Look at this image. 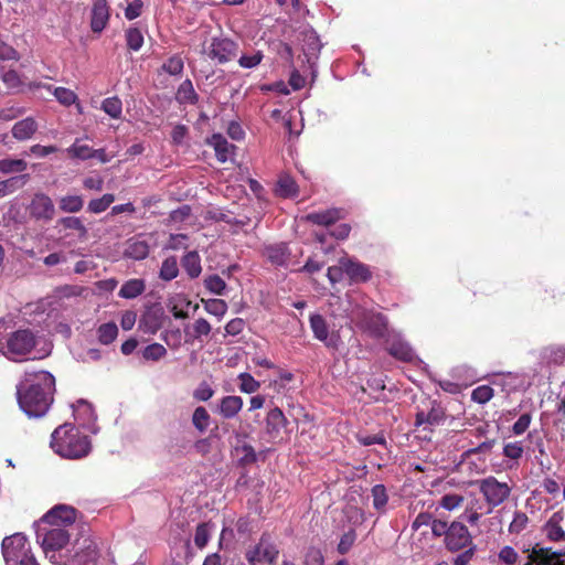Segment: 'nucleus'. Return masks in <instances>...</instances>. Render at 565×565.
<instances>
[{
    "label": "nucleus",
    "mask_w": 565,
    "mask_h": 565,
    "mask_svg": "<svg viewBox=\"0 0 565 565\" xmlns=\"http://www.w3.org/2000/svg\"><path fill=\"white\" fill-rule=\"evenodd\" d=\"M524 449L521 441H513L508 443L503 447V456L512 459L518 460L523 456Z\"/></svg>",
    "instance_id": "nucleus-60"
},
{
    "label": "nucleus",
    "mask_w": 565,
    "mask_h": 565,
    "mask_svg": "<svg viewBox=\"0 0 565 565\" xmlns=\"http://www.w3.org/2000/svg\"><path fill=\"white\" fill-rule=\"evenodd\" d=\"M28 174H21L0 181V199L21 189L28 181Z\"/></svg>",
    "instance_id": "nucleus-34"
},
{
    "label": "nucleus",
    "mask_w": 565,
    "mask_h": 565,
    "mask_svg": "<svg viewBox=\"0 0 565 565\" xmlns=\"http://www.w3.org/2000/svg\"><path fill=\"white\" fill-rule=\"evenodd\" d=\"M150 247L146 241L131 238L127 242L125 256L135 260H142L148 257Z\"/></svg>",
    "instance_id": "nucleus-32"
},
{
    "label": "nucleus",
    "mask_w": 565,
    "mask_h": 565,
    "mask_svg": "<svg viewBox=\"0 0 565 565\" xmlns=\"http://www.w3.org/2000/svg\"><path fill=\"white\" fill-rule=\"evenodd\" d=\"M310 327L318 340L326 341L328 339V324L321 315H313L310 317Z\"/></svg>",
    "instance_id": "nucleus-42"
},
{
    "label": "nucleus",
    "mask_w": 565,
    "mask_h": 565,
    "mask_svg": "<svg viewBox=\"0 0 565 565\" xmlns=\"http://www.w3.org/2000/svg\"><path fill=\"white\" fill-rule=\"evenodd\" d=\"M344 218V210L339 207H331L324 211L308 213L303 220L308 223L329 227L334 225L338 221Z\"/></svg>",
    "instance_id": "nucleus-18"
},
{
    "label": "nucleus",
    "mask_w": 565,
    "mask_h": 565,
    "mask_svg": "<svg viewBox=\"0 0 565 565\" xmlns=\"http://www.w3.org/2000/svg\"><path fill=\"white\" fill-rule=\"evenodd\" d=\"M344 270L350 284H362L372 278V271L367 265L348 256H345Z\"/></svg>",
    "instance_id": "nucleus-20"
},
{
    "label": "nucleus",
    "mask_w": 565,
    "mask_h": 565,
    "mask_svg": "<svg viewBox=\"0 0 565 565\" xmlns=\"http://www.w3.org/2000/svg\"><path fill=\"white\" fill-rule=\"evenodd\" d=\"M178 275L179 265L177 257L169 256L166 259H163L159 271V278L163 281H171L172 279L177 278Z\"/></svg>",
    "instance_id": "nucleus-36"
},
{
    "label": "nucleus",
    "mask_w": 565,
    "mask_h": 565,
    "mask_svg": "<svg viewBox=\"0 0 565 565\" xmlns=\"http://www.w3.org/2000/svg\"><path fill=\"white\" fill-rule=\"evenodd\" d=\"M265 424L266 434L271 440H276L280 437L281 429L287 427L288 419L286 418L282 411L275 406L267 413Z\"/></svg>",
    "instance_id": "nucleus-21"
},
{
    "label": "nucleus",
    "mask_w": 565,
    "mask_h": 565,
    "mask_svg": "<svg viewBox=\"0 0 565 565\" xmlns=\"http://www.w3.org/2000/svg\"><path fill=\"white\" fill-rule=\"evenodd\" d=\"M476 545L473 537L462 521H452L445 539V546L450 552H458L468 546Z\"/></svg>",
    "instance_id": "nucleus-10"
},
{
    "label": "nucleus",
    "mask_w": 565,
    "mask_h": 565,
    "mask_svg": "<svg viewBox=\"0 0 565 565\" xmlns=\"http://www.w3.org/2000/svg\"><path fill=\"white\" fill-rule=\"evenodd\" d=\"M177 99L181 104L186 103L191 105H195L199 102V96L190 79H185L181 83L177 92Z\"/></svg>",
    "instance_id": "nucleus-35"
},
{
    "label": "nucleus",
    "mask_w": 565,
    "mask_h": 565,
    "mask_svg": "<svg viewBox=\"0 0 565 565\" xmlns=\"http://www.w3.org/2000/svg\"><path fill=\"white\" fill-rule=\"evenodd\" d=\"M239 381V391L246 394H253L260 387V383L256 381L249 373H241L237 376Z\"/></svg>",
    "instance_id": "nucleus-49"
},
{
    "label": "nucleus",
    "mask_w": 565,
    "mask_h": 565,
    "mask_svg": "<svg viewBox=\"0 0 565 565\" xmlns=\"http://www.w3.org/2000/svg\"><path fill=\"white\" fill-rule=\"evenodd\" d=\"M28 168V163L23 159L3 158L0 159V173H22Z\"/></svg>",
    "instance_id": "nucleus-38"
},
{
    "label": "nucleus",
    "mask_w": 565,
    "mask_h": 565,
    "mask_svg": "<svg viewBox=\"0 0 565 565\" xmlns=\"http://www.w3.org/2000/svg\"><path fill=\"white\" fill-rule=\"evenodd\" d=\"M92 449V443L88 436H78L76 440H73V459L83 458L89 454Z\"/></svg>",
    "instance_id": "nucleus-48"
},
{
    "label": "nucleus",
    "mask_w": 565,
    "mask_h": 565,
    "mask_svg": "<svg viewBox=\"0 0 565 565\" xmlns=\"http://www.w3.org/2000/svg\"><path fill=\"white\" fill-rule=\"evenodd\" d=\"M386 350L390 355L402 362H413L416 359V354L409 343L401 338L390 340Z\"/></svg>",
    "instance_id": "nucleus-24"
},
{
    "label": "nucleus",
    "mask_w": 565,
    "mask_h": 565,
    "mask_svg": "<svg viewBox=\"0 0 565 565\" xmlns=\"http://www.w3.org/2000/svg\"><path fill=\"white\" fill-rule=\"evenodd\" d=\"M126 45L128 50L137 52L143 45V34L137 26H130L125 31Z\"/></svg>",
    "instance_id": "nucleus-40"
},
{
    "label": "nucleus",
    "mask_w": 565,
    "mask_h": 565,
    "mask_svg": "<svg viewBox=\"0 0 565 565\" xmlns=\"http://www.w3.org/2000/svg\"><path fill=\"white\" fill-rule=\"evenodd\" d=\"M114 201L115 195L106 193L99 199L92 200L88 204V211L93 213H102L106 211Z\"/></svg>",
    "instance_id": "nucleus-53"
},
{
    "label": "nucleus",
    "mask_w": 565,
    "mask_h": 565,
    "mask_svg": "<svg viewBox=\"0 0 565 565\" xmlns=\"http://www.w3.org/2000/svg\"><path fill=\"white\" fill-rule=\"evenodd\" d=\"M50 447L61 458L71 459V425L64 423L54 429Z\"/></svg>",
    "instance_id": "nucleus-14"
},
{
    "label": "nucleus",
    "mask_w": 565,
    "mask_h": 565,
    "mask_svg": "<svg viewBox=\"0 0 565 565\" xmlns=\"http://www.w3.org/2000/svg\"><path fill=\"white\" fill-rule=\"evenodd\" d=\"M110 18V9L106 0H95L90 11V29L94 33H102Z\"/></svg>",
    "instance_id": "nucleus-19"
},
{
    "label": "nucleus",
    "mask_w": 565,
    "mask_h": 565,
    "mask_svg": "<svg viewBox=\"0 0 565 565\" xmlns=\"http://www.w3.org/2000/svg\"><path fill=\"white\" fill-rule=\"evenodd\" d=\"M236 451H242L243 456L238 459L241 466H248L257 461V455L254 447L249 444H244L235 448Z\"/></svg>",
    "instance_id": "nucleus-58"
},
{
    "label": "nucleus",
    "mask_w": 565,
    "mask_h": 565,
    "mask_svg": "<svg viewBox=\"0 0 565 565\" xmlns=\"http://www.w3.org/2000/svg\"><path fill=\"white\" fill-rule=\"evenodd\" d=\"M73 158L81 160H96L99 163H107L113 156L107 154L104 148H94L93 140L88 137L76 138L73 141Z\"/></svg>",
    "instance_id": "nucleus-11"
},
{
    "label": "nucleus",
    "mask_w": 565,
    "mask_h": 565,
    "mask_svg": "<svg viewBox=\"0 0 565 565\" xmlns=\"http://www.w3.org/2000/svg\"><path fill=\"white\" fill-rule=\"evenodd\" d=\"M275 192L284 199L296 198L299 194V186L291 175L281 173L278 177Z\"/></svg>",
    "instance_id": "nucleus-27"
},
{
    "label": "nucleus",
    "mask_w": 565,
    "mask_h": 565,
    "mask_svg": "<svg viewBox=\"0 0 565 565\" xmlns=\"http://www.w3.org/2000/svg\"><path fill=\"white\" fill-rule=\"evenodd\" d=\"M161 339L171 349H177L181 344V331L179 328L167 330L161 334Z\"/></svg>",
    "instance_id": "nucleus-61"
},
{
    "label": "nucleus",
    "mask_w": 565,
    "mask_h": 565,
    "mask_svg": "<svg viewBox=\"0 0 565 565\" xmlns=\"http://www.w3.org/2000/svg\"><path fill=\"white\" fill-rule=\"evenodd\" d=\"M38 129V124L36 121L32 118V117H28L25 119H22L18 122H15L12 127V136L17 139V140H26V139H30L33 134Z\"/></svg>",
    "instance_id": "nucleus-30"
},
{
    "label": "nucleus",
    "mask_w": 565,
    "mask_h": 565,
    "mask_svg": "<svg viewBox=\"0 0 565 565\" xmlns=\"http://www.w3.org/2000/svg\"><path fill=\"white\" fill-rule=\"evenodd\" d=\"M243 398L236 395H226L221 398L218 413L225 419L234 418L243 408Z\"/></svg>",
    "instance_id": "nucleus-26"
},
{
    "label": "nucleus",
    "mask_w": 565,
    "mask_h": 565,
    "mask_svg": "<svg viewBox=\"0 0 565 565\" xmlns=\"http://www.w3.org/2000/svg\"><path fill=\"white\" fill-rule=\"evenodd\" d=\"M363 328L373 338H383L387 331V319L380 312H365L362 319Z\"/></svg>",
    "instance_id": "nucleus-22"
},
{
    "label": "nucleus",
    "mask_w": 565,
    "mask_h": 565,
    "mask_svg": "<svg viewBox=\"0 0 565 565\" xmlns=\"http://www.w3.org/2000/svg\"><path fill=\"white\" fill-rule=\"evenodd\" d=\"M493 397V388L489 385H480L471 393V399L478 404H486Z\"/></svg>",
    "instance_id": "nucleus-56"
},
{
    "label": "nucleus",
    "mask_w": 565,
    "mask_h": 565,
    "mask_svg": "<svg viewBox=\"0 0 565 565\" xmlns=\"http://www.w3.org/2000/svg\"><path fill=\"white\" fill-rule=\"evenodd\" d=\"M238 45L228 38H213L209 47L207 55L216 60L220 64L232 61L237 54Z\"/></svg>",
    "instance_id": "nucleus-13"
},
{
    "label": "nucleus",
    "mask_w": 565,
    "mask_h": 565,
    "mask_svg": "<svg viewBox=\"0 0 565 565\" xmlns=\"http://www.w3.org/2000/svg\"><path fill=\"white\" fill-rule=\"evenodd\" d=\"M1 547L7 565H39L23 533L6 536Z\"/></svg>",
    "instance_id": "nucleus-7"
},
{
    "label": "nucleus",
    "mask_w": 565,
    "mask_h": 565,
    "mask_svg": "<svg viewBox=\"0 0 565 565\" xmlns=\"http://www.w3.org/2000/svg\"><path fill=\"white\" fill-rule=\"evenodd\" d=\"M279 553L271 534L264 532L256 544L248 546L245 559L249 565H275Z\"/></svg>",
    "instance_id": "nucleus-8"
},
{
    "label": "nucleus",
    "mask_w": 565,
    "mask_h": 565,
    "mask_svg": "<svg viewBox=\"0 0 565 565\" xmlns=\"http://www.w3.org/2000/svg\"><path fill=\"white\" fill-rule=\"evenodd\" d=\"M205 288L217 296H222L226 288L225 281L218 275H210L204 279Z\"/></svg>",
    "instance_id": "nucleus-54"
},
{
    "label": "nucleus",
    "mask_w": 565,
    "mask_h": 565,
    "mask_svg": "<svg viewBox=\"0 0 565 565\" xmlns=\"http://www.w3.org/2000/svg\"><path fill=\"white\" fill-rule=\"evenodd\" d=\"M463 495L458 493H446L439 499L438 507L447 511H454L459 509L463 504Z\"/></svg>",
    "instance_id": "nucleus-45"
},
{
    "label": "nucleus",
    "mask_w": 565,
    "mask_h": 565,
    "mask_svg": "<svg viewBox=\"0 0 565 565\" xmlns=\"http://www.w3.org/2000/svg\"><path fill=\"white\" fill-rule=\"evenodd\" d=\"M181 266L191 279L198 278L202 273L201 257L196 250L188 252L181 258Z\"/></svg>",
    "instance_id": "nucleus-29"
},
{
    "label": "nucleus",
    "mask_w": 565,
    "mask_h": 565,
    "mask_svg": "<svg viewBox=\"0 0 565 565\" xmlns=\"http://www.w3.org/2000/svg\"><path fill=\"white\" fill-rule=\"evenodd\" d=\"M146 290V282L143 279L132 278L125 281L118 292V296L125 299H134Z\"/></svg>",
    "instance_id": "nucleus-33"
},
{
    "label": "nucleus",
    "mask_w": 565,
    "mask_h": 565,
    "mask_svg": "<svg viewBox=\"0 0 565 565\" xmlns=\"http://www.w3.org/2000/svg\"><path fill=\"white\" fill-rule=\"evenodd\" d=\"M482 502L479 498L472 497L466 504L465 511L460 515V519L462 521H466L470 525H478L480 519L483 515L482 510Z\"/></svg>",
    "instance_id": "nucleus-28"
},
{
    "label": "nucleus",
    "mask_w": 565,
    "mask_h": 565,
    "mask_svg": "<svg viewBox=\"0 0 565 565\" xmlns=\"http://www.w3.org/2000/svg\"><path fill=\"white\" fill-rule=\"evenodd\" d=\"M36 93L39 97L46 98L47 96H54L61 104L65 106L71 105V90L64 87L53 88L51 85H38Z\"/></svg>",
    "instance_id": "nucleus-31"
},
{
    "label": "nucleus",
    "mask_w": 565,
    "mask_h": 565,
    "mask_svg": "<svg viewBox=\"0 0 565 565\" xmlns=\"http://www.w3.org/2000/svg\"><path fill=\"white\" fill-rule=\"evenodd\" d=\"M527 552L524 562H520V565H565V562L561 559L562 556H565V552H555L550 547H541L539 544Z\"/></svg>",
    "instance_id": "nucleus-12"
},
{
    "label": "nucleus",
    "mask_w": 565,
    "mask_h": 565,
    "mask_svg": "<svg viewBox=\"0 0 565 565\" xmlns=\"http://www.w3.org/2000/svg\"><path fill=\"white\" fill-rule=\"evenodd\" d=\"M263 256L275 266H287L291 253L286 243H276L264 246Z\"/></svg>",
    "instance_id": "nucleus-23"
},
{
    "label": "nucleus",
    "mask_w": 565,
    "mask_h": 565,
    "mask_svg": "<svg viewBox=\"0 0 565 565\" xmlns=\"http://www.w3.org/2000/svg\"><path fill=\"white\" fill-rule=\"evenodd\" d=\"M211 416L203 406H199L192 414V424L200 433H204L210 425Z\"/></svg>",
    "instance_id": "nucleus-43"
},
{
    "label": "nucleus",
    "mask_w": 565,
    "mask_h": 565,
    "mask_svg": "<svg viewBox=\"0 0 565 565\" xmlns=\"http://www.w3.org/2000/svg\"><path fill=\"white\" fill-rule=\"evenodd\" d=\"M532 420V416L530 413L522 414L519 419L512 426V433L516 436L524 434Z\"/></svg>",
    "instance_id": "nucleus-64"
},
{
    "label": "nucleus",
    "mask_w": 565,
    "mask_h": 565,
    "mask_svg": "<svg viewBox=\"0 0 565 565\" xmlns=\"http://www.w3.org/2000/svg\"><path fill=\"white\" fill-rule=\"evenodd\" d=\"M167 355L166 348L160 343H151L142 351V358L147 361H159Z\"/></svg>",
    "instance_id": "nucleus-51"
},
{
    "label": "nucleus",
    "mask_w": 565,
    "mask_h": 565,
    "mask_svg": "<svg viewBox=\"0 0 565 565\" xmlns=\"http://www.w3.org/2000/svg\"><path fill=\"white\" fill-rule=\"evenodd\" d=\"M213 524L211 522H203L198 524L194 535V544L199 548H204L209 543L211 530Z\"/></svg>",
    "instance_id": "nucleus-44"
},
{
    "label": "nucleus",
    "mask_w": 565,
    "mask_h": 565,
    "mask_svg": "<svg viewBox=\"0 0 565 565\" xmlns=\"http://www.w3.org/2000/svg\"><path fill=\"white\" fill-rule=\"evenodd\" d=\"M183 66V61L180 56H172L163 64L162 68L170 75H179L182 73Z\"/></svg>",
    "instance_id": "nucleus-62"
},
{
    "label": "nucleus",
    "mask_w": 565,
    "mask_h": 565,
    "mask_svg": "<svg viewBox=\"0 0 565 565\" xmlns=\"http://www.w3.org/2000/svg\"><path fill=\"white\" fill-rule=\"evenodd\" d=\"M446 419V409L437 399L424 397L416 406L415 430L423 431L422 438L430 439L433 427L444 424Z\"/></svg>",
    "instance_id": "nucleus-6"
},
{
    "label": "nucleus",
    "mask_w": 565,
    "mask_h": 565,
    "mask_svg": "<svg viewBox=\"0 0 565 565\" xmlns=\"http://www.w3.org/2000/svg\"><path fill=\"white\" fill-rule=\"evenodd\" d=\"M7 327L0 320V353L12 361H23L35 347V335L28 329L6 333Z\"/></svg>",
    "instance_id": "nucleus-3"
},
{
    "label": "nucleus",
    "mask_w": 565,
    "mask_h": 565,
    "mask_svg": "<svg viewBox=\"0 0 565 565\" xmlns=\"http://www.w3.org/2000/svg\"><path fill=\"white\" fill-rule=\"evenodd\" d=\"M77 537L73 541V565H96L97 546L90 537V527L82 521V514L73 508V531Z\"/></svg>",
    "instance_id": "nucleus-4"
},
{
    "label": "nucleus",
    "mask_w": 565,
    "mask_h": 565,
    "mask_svg": "<svg viewBox=\"0 0 565 565\" xmlns=\"http://www.w3.org/2000/svg\"><path fill=\"white\" fill-rule=\"evenodd\" d=\"M306 47H303L307 56L317 55L321 49V43L318 35L315 32L307 33L305 35Z\"/></svg>",
    "instance_id": "nucleus-57"
},
{
    "label": "nucleus",
    "mask_w": 565,
    "mask_h": 565,
    "mask_svg": "<svg viewBox=\"0 0 565 565\" xmlns=\"http://www.w3.org/2000/svg\"><path fill=\"white\" fill-rule=\"evenodd\" d=\"M212 330L210 322L204 318H199L193 323V332L190 335V339L186 341L190 342L192 340H200L203 335H209Z\"/></svg>",
    "instance_id": "nucleus-52"
},
{
    "label": "nucleus",
    "mask_w": 565,
    "mask_h": 565,
    "mask_svg": "<svg viewBox=\"0 0 565 565\" xmlns=\"http://www.w3.org/2000/svg\"><path fill=\"white\" fill-rule=\"evenodd\" d=\"M302 565H324V556L321 550L315 546L307 548L303 555Z\"/></svg>",
    "instance_id": "nucleus-55"
},
{
    "label": "nucleus",
    "mask_w": 565,
    "mask_h": 565,
    "mask_svg": "<svg viewBox=\"0 0 565 565\" xmlns=\"http://www.w3.org/2000/svg\"><path fill=\"white\" fill-rule=\"evenodd\" d=\"M344 267H345V256L340 257L337 265L330 266L328 268L327 277H328L329 281L331 282V285H335V284L342 281V279L345 276Z\"/></svg>",
    "instance_id": "nucleus-50"
},
{
    "label": "nucleus",
    "mask_w": 565,
    "mask_h": 565,
    "mask_svg": "<svg viewBox=\"0 0 565 565\" xmlns=\"http://www.w3.org/2000/svg\"><path fill=\"white\" fill-rule=\"evenodd\" d=\"M73 418L78 427L96 433V414L90 403L85 399H78L73 404Z\"/></svg>",
    "instance_id": "nucleus-15"
},
{
    "label": "nucleus",
    "mask_w": 565,
    "mask_h": 565,
    "mask_svg": "<svg viewBox=\"0 0 565 565\" xmlns=\"http://www.w3.org/2000/svg\"><path fill=\"white\" fill-rule=\"evenodd\" d=\"M213 395L214 390L206 382H202L193 392V397L199 402H206Z\"/></svg>",
    "instance_id": "nucleus-63"
},
{
    "label": "nucleus",
    "mask_w": 565,
    "mask_h": 565,
    "mask_svg": "<svg viewBox=\"0 0 565 565\" xmlns=\"http://www.w3.org/2000/svg\"><path fill=\"white\" fill-rule=\"evenodd\" d=\"M118 335V327L115 322L103 323L97 329V338L102 344L113 343Z\"/></svg>",
    "instance_id": "nucleus-39"
},
{
    "label": "nucleus",
    "mask_w": 565,
    "mask_h": 565,
    "mask_svg": "<svg viewBox=\"0 0 565 565\" xmlns=\"http://www.w3.org/2000/svg\"><path fill=\"white\" fill-rule=\"evenodd\" d=\"M139 327L149 333H156L161 328V319L156 313L148 312L139 321Z\"/></svg>",
    "instance_id": "nucleus-47"
},
{
    "label": "nucleus",
    "mask_w": 565,
    "mask_h": 565,
    "mask_svg": "<svg viewBox=\"0 0 565 565\" xmlns=\"http://www.w3.org/2000/svg\"><path fill=\"white\" fill-rule=\"evenodd\" d=\"M71 507L58 504L34 523L36 542L53 565H67V558L62 559L60 551L70 540Z\"/></svg>",
    "instance_id": "nucleus-1"
},
{
    "label": "nucleus",
    "mask_w": 565,
    "mask_h": 565,
    "mask_svg": "<svg viewBox=\"0 0 565 565\" xmlns=\"http://www.w3.org/2000/svg\"><path fill=\"white\" fill-rule=\"evenodd\" d=\"M102 109L111 118L119 119L122 114V103L119 97H107L102 103Z\"/></svg>",
    "instance_id": "nucleus-41"
},
{
    "label": "nucleus",
    "mask_w": 565,
    "mask_h": 565,
    "mask_svg": "<svg viewBox=\"0 0 565 565\" xmlns=\"http://www.w3.org/2000/svg\"><path fill=\"white\" fill-rule=\"evenodd\" d=\"M206 143L213 147L217 160L222 163L226 162L235 150V146L230 143L221 134H213L206 139Z\"/></svg>",
    "instance_id": "nucleus-25"
},
{
    "label": "nucleus",
    "mask_w": 565,
    "mask_h": 565,
    "mask_svg": "<svg viewBox=\"0 0 565 565\" xmlns=\"http://www.w3.org/2000/svg\"><path fill=\"white\" fill-rule=\"evenodd\" d=\"M202 302L206 312L215 317L222 318L227 311V303L223 299H202Z\"/></svg>",
    "instance_id": "nucleus-46"
},
{
    "label": "nucleus",
    "mask_w": 565,
    "mask_h": 565,
    "mask_svg": "<svg viewBox=\"0 0 565 565\" xmlns=\"http://www.w3.org/2000/svg\"><path fill=\"white\" fill-rule=\"evenodd\" d=\"M371 495L373 500V508L380 512L384 513L386 510V505L388 502L387 490L384 484H375L371 489Z\"/></svg>",
    "instance_id": "nucleus-37"
},
{
    "label": "nucleus",
    "mask_w": 565,
    "mask_h": 565,
    "mask_svg": "<svg viewBox=\"0 0 565 565\" xmlns=\"http://www.w3.org/2000/svg\"><path fill=\"white\" fill-rule=\"evenodd\" d=\"M475 483L487 502L488 510L486 514L491 513L494 508L502 504L511 494V487L507 482H500L493 476L477 480Z\"/></svg>",
    "instance_id": "nucleus-9"
},
{
    "label": "nucleus",
    "mask_w": 565,
    "mask_h": 565,
    "mask_svg": "<svg viewBox=\"0 0 565 565\" xmlns=\"http://www.w3.org/2000/svg\"><path fill=\"white\" fill-rule=\"evenodd\" d=\"M71 289L63 287L42 301L41 307L46 312L47 326L55 328L57 332L68 333L66 323L70 315Z\"/></svg>",
    "instance_id": "nucleus-5"
},
{
    "label": "nucleus",
    "mask_w": 565,
    "mask_h": 565,
    "mask_svg": "<svg viewBox=\"0 0 565 565\" xmlns=\"http://www.w3.org/2000/svg\"><path fill=\"white\" fill-rule=\"evenodd\" d=\"M30 215L36 221H51L55 214V207L52 200L43 194L38 193L33 196L29 205Z\"/></svg>",
    "instance_id": "nucleus-16"
},
{
    "label": "nucleus",
    "mask_w": 565,
    "mask_h": 565,
    "mask_svg": "<svg viewBox=\"0 0 565 565\" xmlns=\"http://www.w3.org/2000/svg\"><path fill=\"white\" fill-rule=\"evenodd\" d=\"M498 556H499V559L507 565H514L516 563L520 565V562H524V558L520 559L516 551L512 546H509V545L503 546L500 550Z\"/></svg>",
    "instance_id": "nucleus-59"
},
{
    "label": "nucleus",
    "mask_w": 565,
    "mask_h": 565,
    "mask_svg": "<svg viewBox=\"0 0 565 565\" xmlns=\"http://www.w3.org/2000/svg\"><path fill=\"white\" fill-rule=\"evenodd\" d=\"M564 521L565 510L559 509L544 523L542 532L550 542H565V530L563 529Z\"/></svg>",
    "instance_id": "nucleus-17"
},
{
    "label": "nucleus",
    "mask_w": 565,
    "mask_h": 565,
    "mask_svg": "<svg viewBox=\"0 0 565 565\" xmlns=\"http://www.w3.org/2000/svg\"><path fill=\"white\" fill-rule=\"evenodd\" d=\"M55 379L47 371L25 373L17 386L20 408L29 417H41L46 414L52 402Z\"/></svg>",
    "instance_id": "nucleus-2"
}]
</instances>
